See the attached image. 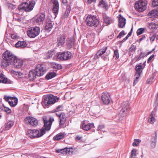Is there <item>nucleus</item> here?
I'll return each mask as SVG.
<instances>
[{"label": "nucleus", "instance_id": "nucleus-14", "mask_svg": "<svg viewBox=\"0 0 158 158\" xmlns=\"http://www.w3.org/2000/svg\"><path fill=\"white\" fill-rule=\"evenodd\" d=\"M52 4V11L55 15V17L58 14L59 10V4L58 0H51Z\"/></svg>", "mask_w": 158, "mask_h": 158}, {"label": "nucleus", "instance_id": "nucleus-31", "mask_svg": "<svg viewBox=\"0 0 158 158\" xmlns=\"http://www.w3.org/2000/svg\"><path fill=\"white\" fill-rule=\"evenodd\" d=\"M156 140L157 136L156 134L154 137H152L151 140V146L153 148H154L156 146Z\"/></svg>", "mask_w": 158, "mask_h": 158}, {"label": "nucleus", "instance_id": "nucleus-57", "mask_svg": "<svg viewBox=\"0 0 158 158\" xmlns=\"http://www.w3.org/2000/svg\"><path fill=\"white\" fill-rule=\"evenodd\" d=\"M146 38L145 35H142L141 37L140 38L139 40L140 41H141L143 40L144 39Z\"/></svg>", "mask_w": 158, "mask_h": 158}, {"label": "nucleus", "instance_id": "nucleus-32", "mask_svg": "<svg viewBox=\"0 0 158 158\" xmlns=\"http://www.w3.org/2000/svg\"><path fill=\"white\" fill-rule=\"evenodd\" d=\"M153 114L154 111H152L150 115L151 117L148 120V122L150 124L153 123L155 121V118L153 116Z\"/></svg>", "mask_w": 158, "mask_h": 158}, {"label": "nucleus", "instance_id": "nucleus-50", "mask_svg": "<svg viewBox=\"0 0 158 158\" xmlns=\"http://www.w3.org/2000/svg\"><path fill=\"white\" fill-rule=\"evenodd\" d=\"M114 54L117 58L119 57V54L118 50H115L114 51Z\"/></svg>", "mask_w": 158, "mask_h": 158}, {"label": "nucleus", "instance_id": "nucleus-60", "mask_svg": "<svg viewBox=\"0 0 158 158\" xmlns=\"http://www.w3.org/2000/svg\"><path fill=\"white\" fill-rule=\"evenodd\" d=\"M153 79V78H151L150 79H149L147 81V83H148V84H149L150 83V81H152V80Z\"/></svg>", "mask_w": 158, "mask_h": 158}, {"label": "nucleus", "instance_id": "nucleus-13", "mask_svg": "<svg viewBox=\"0 0 158 158\" xmlns=\"http://www.w3.org/2000/svg\"><path fill=\"white\" fill-rule=\"evenodd\" d=\"M46 18L45 13H40L35 17V21L37 24L40 25L43 23Z\"/></svg>", "mask_w": 158, "mask_h": 158}, {"label": "nucleus", "instance_id": "nucleus-45", "mask_svg": "<svg viewBox=\"0 0 158 158\" xmlns=\"http://www.w3.org/2000/svg\"><path fill=\"white\" fill-rule=\"evenodd\" d=\"M65 148L62 149H57L56 150V152L64 155H65Z\"/></svg>", "mask_w": 158, "mask_h": 158}, {"label": "nucleus", "instance_id": "nucleus-1", "mask_svg": "<svg viewBox=\"0 0 158 158\" xmlns=\"http://www.w3.org/2000/svg\"><path fill=\"white\" fill-rule=\"evenodd\" d=\"M3 59L1 62V66L4 67L12 65L17 69L21 68L23 64L22 60L18 59L12 53L9 51L5 52L2 55Z\"/></svg>", "mask_w": 158, "mask_h": 158}, {"label": "nucleus", "instance_id": "nucleus-61", "mask_svg": "<svg viewBox=\"0 0 158 158\" xmlns=\"http://www.w3.org/2000/svg\"><path fill=\"white\" fill-rule=\"evenodd\" d=\"M132 28L131 30V31H130V32L128 33V34H127V36L129 37H130V36L131 35V34H132Z\"/></svg>", "mask_w": 158, "mask_h": 158}, {"label": "nucleus", "instance_id": "nucleus-12", "mask_svg": "<svg viewBox=\"0 0 158 158\" xmlns=\"http://www.w3.org/2000/svg\"><path fill=\"white\" fill-rule=\"evenodd\" d=\"M35 70L36 72L37 76L39 77L43 75L46 71V69L43 67V65L40 64L38 65Z\"/></svg>", "mask_w": 158, "mask_h": 158}, {"label": "nucleus", "instance_id": "nucleus-27", "mask_svg": "<svg viewBox=\"0 0 158 158\" xmlns=\"http://www.w3.org/2000/svg\"><path fill=\"white\" fill-rule=\"evenodd\" d=\"M93 126V124L88 123L87 124H85L83 123L82 127L84 130L88 131Z\"/></svg>", "mask_w": 158, "mask_h": 158}, {"label": "nucleus", "instance_id": "nucleus-8", "mask_svg": "<svg viewBox=\"0 0 158 158\" xmlns=\"http://www.w3.org/2000/svg\"><path fill=\"white\" fill-rule=\"evenodd\" d=\"M40 32V27L35 26L29 28L27 32V35L30 38H34L39 35Z\"/></svg>", "mask_w": 158, "mask_h": 158}, {"label": "nucleus", "instance_id": "nucleus-64", "mask_svg": "<svg viewBox=\"0 0 158 158\" xmlns=\"http://www.w3.org/2000/svg\"><path fill=\"white\" fill-rule=\"evenodd\" d=\"M128 37L127 36L125 38H124V39L123 40V42L125 41L128 39Z\"/></svg>", "mask_w": 158, "mask_h": 158}, {"label": "nucleus", "instance_id": "nucleus-15", "mask_svg": "<svg viewBox=\"0 0 158 158\" xmlns=\"http://www.w3.org/2000/svg\"><path fill=\"white\" fill-rule=\"evenodd\" d=\"M25 121L26 123H28L30 125L33 126H36L38 124L37 120L35 118L31 116H28L25 119Z\"/></svg>", "mask_w": 158, "mask_h": 158}, {"label": "nucleus", "instance_id": "nucleus-59", "mask_svg": "<svg viewBox=\"0 0 158 158\" xmlns=\"http://www.w3.org/2000/svg\"><path fill=\"white\" fill-rule=\"evenodd\" d=\"M81 137L79 135H77L76 137V140H79L81 139Z\"/></svg>", "mask_w": 158, "mask_h": 158}, {"label": "nucleus", "instance_id": "nucleus-34", "mask_svg": "<svg viewBox=\"0 0 158 158\" xmlns=\"http://www.w3.org/2000/svg\"><path fill=\"white\" fill-rule=\"evenodd\" d=\"M141 64V63H140L139 64L136 65V66L135 70L136 72L142 73L143 68H142Z\"/></svg>", "mask_w": 158, "mask_h": 158}, {"label": "nucleus", "instance_id": "nucleus-49", "mask_svg": "<svg viewBox=\"0 0 158 158\" xmlns=\"http://www.w3.org/2000/svg\"><path fill=\"white\" fill-rule=\"evenodd\" d=\"M126 34L125 33V31H122L120 32L119 35L117 36L118 38H120L123 36L124 35H125Z\"/></svg>", "mask_w": 158, "mask_h": 158}, {"label": "nucleus", "instance_id": "nucleus-25", "mask_svg": "<svg viewBox=\"0 0 158 158\" xmlns=\"http://www.w3.org/2000/svg\"><path fill=\"white\" fill-rule=\"evenodd\" d=\"M18 98L16 97H13L9 101V104L11 106H15L18 103Z\"/></svg>", "mask_w": 158, "mask_h": 158}, {"label": "nucleus", "instance_id": "nucleus-10", "mask_svg": "<svg viewBox=\"0 0 158 158\" xmlns=\"http://www.w3.org/2000/svg\"><path fill=\"white\" fill-rule=\"evenodd\" d=\"M72 53L69 51L59 52L57 55L58 58L62 60H67L71 56Z\"/></svg>", "mask_w": 158, "mask_h": 158}, {"label": "nucleus", "instance_id": "nucleus-52", "mask_svg": "<svg viewBox=\"0 0 158 158\" xmlns=\"http://www.w3.org/2000/svg\"><path fill=\"white\" fill-rule=\"evenodd\" d=\"M156 37V35H153L149 37L150 41L152 42H153L154 40Z\"/></svg>", "mask_w": 158, "mask_h": 158}, {"label": "nucleus", "instance_id": "nucleus-5", "mask_svg": "<svg viewBox=\"0 0 158 158\" xmlns=\"http://www.w3.org/2000/svg\"><path fill=\"white\" fill-rule=\"evenodd\" d=\"M59 98L52 94L44 96L43 102L46 106H48L49 105L54 104L58 101Z\"/></svg>", "mask_w": 158, "mask_h": 158}, {"label": "nucleus", "instance_id": "nucleus-41", "mask_svg": "<svg viewBox=\"0 0 158 158\" xmlns=\"http://www.w3.org/2000/svg\"><path fill=\"white\" fill-rule=\"evenodd\" d=\"M137 150L135 149H133L131 151V158H135L136 156Z\"/></svg>", "mask_w": 158, "mask_h": 158}, {"label": "nucleus", "instance_id": "nucleus-26", "mask_svg": "<svg viewBox=\"0 0 158 158\" xmlns=\"http://www.w3.org/2000/svg\"><path fill=\"white\" fill-rule=\"evenodd\" d=\"M64 136L65 134L64 133H60L54 136L53 139L54 140H58L63 139Z\"/></svg>", "mask_w": 158, "mask_h": 158}, {"label": "nucleus", "instance_id": "nucleus-40", "mask_svg": "<svg viewBox=\"0 0 158 158\" xmlns=\"http://www.w3.org/2000/svg\"><path fill=\"white\" fill-rule=\"evenodd\" d=\"M145 28H140L137 29L136 31V34L137 35H140L143 33L144 31Z\"/></svg>", "mask_w": 158, "mask_h": 158}, {"label": "nucleus", "instance_id": "nucleus-44", "mask_svg": "<svg viewBox=\"0 0 158 158\" xmlns=\"http://www.w3.org/2000/svg\"><path fill=\"white\" fill-rule=\"evenodd\" d=\"M63 109V106L62 105H60L56 107L55 110L52 111V112H56L62 110Z\"/></svg>", "mask_w": 158, "mask_h": 158}, {"label": "nucleus", "instance_id": "nucleus-19", "mask_svg": "<svg viewBox=\"0 0 158 158\" xmlns=\"http://www.w3.org/2000/svg\"><path fill=\"white\" fill-rule=\"evenodd\" d=\"M59 118L60 120V125H61L64 124L65 123L66 120V116L65 114L63 113H60V114Z\"/></svg>", "mask_w": 158, "mask_h": 158}, {"label": "nucleus", "instance_id": "nucleus-63", "mask_svg": "<svg viewBox=\"0 0 158 158\" xmlns=\"http://www.w3.org/2000/svg\"><path fill=\"white\" fill-rule=\"evenodd\" d=\"M62 2L64 4H66L67 3V0H61Z\"/></svg>", "mask_w": 158, "mask_h": 158}, {"label": "nucleus", "instance_id": "nucleus-33", "mask_svg": "<svg viewBox=\"0 0 158 158\" xmlns=\"http://www.w3.org/2000/svg\"><path fill=\"white\" fill-rule=\"evenodd\" d=\"M74 44V40L73 39L69 40L67 43V47L68 49H70L72 47Z\"/></svg>", "mask_w": 158, "mask_h": 158}, {"label": "nucleus", "instance_id": "nucleus-18", "mask_svg": "<svg viewBox=\"0 0 158 158\" xmlns=\"http://www.w3.org/2000/svg\"><path fill=\"white\" fill-rule=\"evenodd\" d=\"M65 37L64 35H61L57 39V45L61 47L65 43Z\"/></svg>", "mask_w": 158, "mask_h": 158}, {"label": "nucleus", "instance_id": "nucleus-51", "mask_svg": "<svg viewBox=\"0 0 158 158\" xmlns=\"http://www.w3.org/2000/svg\"><path fill=\"white\" fill-rule=\"evenodd\" d=\"M4 110L8 114L10 113L11 112V110L8 107H5Z\"/></svg>", "mask_w": 158, "mask_h": 158}, {"label": "nucleus", "instance_id": "nucleus-43", "mask_svg": "<svg viewBox=\"0 0 158 158\" xmlns=\"http://www.w3.org/2000/svg\"><path fill=\"white\" fill-rule=\"evenodd\" d=\"M148 27L150 29H155L156 27V25L155 23L152 22L148 24Z\"/></svg>", "mask_w": 158, "mask_h": 158}, {"label": "nucleus", "instance_id": "nucleus-55", "mask_svg": "<svg viewBox=\"0 0 158 158\" xmlns=\"http://www.w3.org/2000/svg\"><path fill=\"white\" fill-rule=\"evenodd\" d=\"M135 46H131L130 48V52H132L134 51L135 48Z\"/></svg>", "mask_w": 158, "mask_h": 158}, {"label": "nucleus", "instance_id": "nucleus-38", "mask_svg": "<svg viewBox=\"0 0 158 158\" xmlns=\"http://www.w3.org/2000/svg\"><path fill=\"white\" fill-rule=\"evenodd\" d=\"M65 155H68L72 154L73 152V148H65Z\"/></svg>", "mask_w": 158, "mask_h": 158}, {"label": "nucleus", "instance_id": "nucleus-30", "mask_svg": "<svg viewBox=\"0 0 158 158\" xmlns=\"http://www.w3.org/2000/svg\"><path fill=\"white\" fill-rule=\"evenodd\" d=\"M103 18L104 22L108 24H110L112 22L111 19L106 15H103Z\"/></svg>", "mask_w": 158, "mask_h": 158}, {"label": "nucleus", "instance_id": "nucleus-29", "mask_svg": "<svg viewBox=\"0 0 158 158\" xmlns=\"http://www.w3.org/2000/svg\"><path fill=\"white\" fill-rule=\"evenodd\" d=\"M14 122L12 121H10L8 122L6 124L5 130H9L13 126Z\"/></svg>", "mask_w": 158, "mask_h": 158}, {"label": "nucleus", "instance_id": "nucleus-21", "mask_svg": "<svg viewBox=\"0 0 158 158\" xmlns=\"http://www.w3.org/2000/svg\"><path fill=\"white\" fill-rule=\"evenodd\" d=\"M148 16L151 18H155L158 17V10H152L148 14Z\"/></svg>", "mask_w": 158, "mask_h": 158}, {"label": "nucleus", "instance_id": "nucleus-20", "mask_svg": "<svg viewBox=\"0 0 158 158\" xmlns=\"http://www.w3.org/2000/svg\"><path fill=\"white\" fill-rule=\"evenodd\" d=\"M36 73L35 70H32L29 72L28 78L31 81H33L36 78Z\"/></svg>", "mask_w": 158, "mask_h": 158}, {"label": "nucleus", "instance_id": "nucleus-42", "mask_svg": "<svg viewBox=\"0 0 158 158\" xmlns=\"http://www.w3.org/2000/svg\"><path fill=\"white\" fill-rule=\"evenodd\" d=\"M141 142V140L139 139H135L134 142L132 143V146L134 147L137 146Z\"/></svg>", "mask_w": 158, "mask_h": 158}, {"label": "nucleus", "instance_id": "nucleus-11", "mask_svg": "<svg viewBox=\"0 0 158 158\" xmlns=\"http://www.w3.org/2000/svg\"><path fill=\"white\" fill-rule=\"evenodd\" d=\"M46 24L45 26V31L48 32H49L52 30L53 27V24L54 23L53 21L51 20L50 16H48L46 17L45 19Z\"/></svg>", "mask_w": 158, "mask_h": 158}, {"label": "nucleus", "instance_id": "nucleus-22", "mask_svg": "<svg viewBox=\"0 0 158 158\" xmlns=\"http://www.w3.org/2000/svg\"><path fill=\"white\" fill-rule=\"evenodd\" d=\"M10 81L8 80L5 76L3 74H0V83H10Z\"/></svg>", "mask_w": 158, "mask_h": 158}, {"label": "nucleus", "instance_id": "nucleus-3", "mask_svg": "<svg viewBox=\"0 0 158 158\" xmlns=\"http://www.w3.org/2000/svg\"><path fill=\"white\" fill-rule=\"evenodd\" d=\"M85 23L87 26L94 28L98 27L99 22L96 16L89 15L86 18Z\"/></svg>", "mask_w": 158, "mask_h": 158}, {"label": "nucleus", "instance_id": "nucleus-23", "mask_svg": "<svg viewBox=\"0 0 158 158\" xmlns=\"http://www.w3.org/2000/svg\"><path fill=\"white\" fill-rule=\"evenodd\" d=\"M98 6H101L106 10H107L108 9V5L106 0H101L99 2Z\"/></svg>", "mask_w": 158, "mask_h": 158}, {"label": "nucleus", "instance_id": "nucleus-58", "mask_svg": "<svg viewBox=\"0 0 158 158\" xmlns=\"http://www.w3.org/2000/svg\"><path fill=\"white\" fill-rule=\"evenodd\" d=\"M96 0H88L87 2L89 4H91L92 2H96Z\"/></svg>", "mask_w": 158, "mask_h": 158}, {"label": "nucleus", "instance_id": "nucleus-39", "mask_svg": "<svg viewBox=\"0 0 158 158\" xmlns=\"http://www.w3.org/2000/svg\"><path fill=\"white\" fill-rule=\"evenodd\" d=\"M53 67L55 69H62V66L61 64L54 63L52 64Z\"/></svg>", "mask_w": 158, "mask_h": 158}, {"label": "nucleus", "instance_id": "nucleus-2", "mask_svg": "<svg viewBox=\"0 0 158 158\" xmlns=\"http://www.w3.org/2000/svg\"><path fill=\"white\" fill-rule=\"evenodd\" d=\"M44 126L40 131L38 130H29L27 132L28 136L31 138H38L42 136L45 133L46 131H49L51 128L53 118H47L46 116L43 117Z\"/></svg>", "mask_w": 158, "mask_h": 158}, {"label": "nucleus", "instance_id": "nucleus-54", "mask_svg": "<svg viewBox=\"0 0 158 158\" xmlns=\"http://www.w3.org/2000/svg\"><path fill=\"white\" fill-rule=\"evenodd\" d=\"M154 57V55H151L150 57L148 58V60H147V63H149L151 60H152V59L153 58V57Z\"/></svg>", "mask_w": 158, "mask_h": 158}, {"label": "nucleus", "instance_id": "nucleus-9", "mask_svg": "<svg viewBox=\"0 0 158 158\" xmlns=\"http://www.w3.org/2000/svg\"><path fill=\"white\" fill-rule=\"evenodd\" d=\"M119 114L122 117H124L126 116L127 111L129 109V105L127 102H123L121 104Z\"/></svg>", "mask_w": 158, "mask_h": 158}, {"label": "nucleus", "instance_id": "nucleus-6", "mask_svg": "<svg viewBox=\"0 0 158 158\" xmlns=\"http://www.w3.org/2000/svg\"><path fill=\"white\" fill-rule=\"evenodd\" d=\"M107 49V47H106L98 50L96 54L97 57L99 58L101 57L104 60H108L109 58L108 56L110 52V50L106 51Z\"/></svg>", "mask_w": 158, "mask_h": 158}, {"label": "nucleus", "instance_id": "nucleus-16", "mask_svg": "<svg viewBox=\"0 0 158 158\" xmlns=\"http://www.w3.org/2000/svg\"><path fill=\"white\" fill-rule=\"evenodd\" d=\"M102 100L104 103L105 105H108L111 101V98L109 93L105 92L102 94Z\"/></svg>", "mask_w": 158, "mask_h": 158}, {"label": "nucleus", "instance_id": "nucleus-48", "mask_svg": "<svg viewBox=\"0 0 158 158\" xmlns=\"http://www.w3.org/2000/svg\"><path fill=\"white\" fill-rule=\"evenodd\" d=\"M13 97H11L10 96H4V99L5 100L9 103V101H10V100Z\"/></svg>", "mask_w": 158, "mask_h": 158}, {"label": "nucleus", "instance_id": "nucleus-4", "mask_svg": "<svg viewBox=\"0 0 158 158\" xmlns=\"http://www.w3.org/2000/svg\"><path fill=\"white\" fill-rule=\"evenodd\" d=\"M35 4V1L32 0L28 2H24L22 3L18 7L19 10H24L26 12H29L31 11L33 9Z\"/></svg>", "mask_w": 158, "mask_h": 158}, {"label": "nucleus", "instance_id": "nucleus-28", "mask_svg": "<svg viewBox=\"0 0 158 158\" xmlns=\"http://www.w3.org/2000/svg\"><path fill=\"white\" fill-rule=\"evenodd\" d=\"M56 76V74L54 72H51L48 73L45 77V78L47 80L50 79Z\"/></svg>", "mask_w": 158, "mask_h": 158}, {"label": "nucleus", "instance_id": "nucleus-46", "mask_svg": "<svg viewBox=\"0 0 158 158\" xmlns=\"http://www.w3.org/2000/svg\"><path fill=\"white\" fill-rule=\"evenodd\" d=\"M54 52L52 51H49L47 53V56L48 58L52 57L53 54Z\"/></svg>", "mask_w": 158, "mask_h": 158}, {"label": "nucleus", "instance_id": "nucleus-56", "mask_svg": "<svg viewBox=\"0 0 158 158\" xmlns=\"http://www.w3.org/2000/svg\"><path fill=\"white\" fill-rule=\"evenodd\" d=\"M104 127V126L103 125H101L99 126L98 127V130H102Z\"/></svg>", "mask_w": 158, "mask_h": 158}, {"label": "nucleus", "instance_id": "nucleus-47", "mask_svg": "<svg viewBox=\"0 0 158 158\" xmlns=\"http://www.w3.org/2000/svg\"><path fill=\"white\" fill-rule=\"evenodd\" d=\"M152 6L156 7L158 6V0H153L152 3Z\"/></svg>", "mask_w": 158, "mask_h": 158}, {"label": "nucleus", "instance_id": "nucleus-24", "mask_svg": "<svg viewBox=\"0 0 158 158\" xmlns=\"http://www.w3.org/2000/svg\"><path fill=\"white\" fill-rule=\"evenodd\" d=\"M15 46L16 48H23L26 46L27 44L25 41H18Z\"/></svg>", "mask_w": 158, "mask_h": 158}, {"label": "nucleus", "instance_id": "nucleus-17", "mask_svg": "<svg viewBox=\"0 0 158 158\" xmlns=\"http://www.w3.org/2000/svg\"><path fill=\"white\" fill-rule=\"evenodd\" d=\"M118 26L120 28L123 27L126 24V19L121 15H119L118 16Z\"/></svg>", "mask_w": 158, "mask_h": 158}, {"label": "nucleus", "instance_id": "nucleus-7", "mask_svg": "<svg viewBox=\"0 0 158 158\" xmlns=\"http://www.w3.org/2000/svg\"><path fill=\"white\" fill-rule=\"evenodd\" d=\"M147 1L145 0H140L135 2V8L136 11L141 12L146 8Z\"/></svg>", "mask_w": 158, "mask_h": 158}, {"label": "nucleus", "instance_id": "nucleus-53", "mask_svg": "<svg viewBox=\"0 0 158 158\" xmlns=\"http://www.w3.org/2000/svg\"><path fill=\"white\" fill-rule=\"evenodd\" d=\"M11 37L13 39H18V36L15 34H13L11 35Z\"/></svg>", "mask_w": 158, "mask_h": 158}, {"label": "nucleus", "instance_id": "nucleus-62", "mask_svg": "<svg viewBox=\"0 0 158 158\" xmlns=\"http://www.w3.org/2000/svg\"><path fill=\"white\" fill-rule=\"evenodd\" d=\"M14 19H15L18 22H20L21 21V19L20 18H15L14 17Z\"/></svg>", "mask_w": 158, "mask_h": 158}, {"label": "nucleus", "instance_id": "nucleus-35", "mask_svg": "<svg viewBox=\"0 0 158 158\" xmlns=\"http://www.w3.org/2000/svg\"><path fill=\"white\" fill-rule=\"evenodd\" d=\"M141 73L136 72L135 75V78L134 81V82L133 83V85H135V83H137L138 81V79H139Z\"/></svg>", "mask_w": 158, "mask_h": 158}, {"label": "nucleus", "instance_id": "nucleus-36", "mask_svg": "<svg viewBox=\"0 0 158 158\" xmlns=\"http://www.w3.org/2000/svg\"><path fill=\"white\" fill-rule=\"evenodd\" d=\"M71 10V7L69 6H67L66 10L64 14V18L67 17L70 13Z\"/></svg>", "mask_w": 158, "mask_h": 158}, {"label": "nucleus", "instance_id": "nucleus-37", "mask_svg": "<svg viewBox=\"0 0 158 158\" xmlns=\"http://www.w3.org/2000/svg\"><path fill=\"white\" fill-rule=\"evenodd\" d=\"M147 55V54H146L145 53L141 52L140 53V54L139 56V57L137 58L135 60H134V59H133L132 60V61H134V62H135L136 61H137L140 60L141 59V58H143L145 56Z\"/></svg>", "mask_w": 158, "mask_h": 158}]
</instances>
